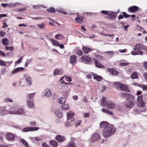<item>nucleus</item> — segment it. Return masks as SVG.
<instances>
[{"label": "nucleus", "instance_id": "6", "mask_svg": "<svg viewBox=\"0 0 147 147\" xmlns=\"http://www.w3.org/2000/svg\"><path fill=\"white\" fill-rule=\"evenodd\" d=\"M16 135L14 134L9 132L6 135V138L9 141H13L15 140Z\"/></svg>", "mask_w": 147, "mask_h": 147}, {"label": "nucleus", "instance_id": "11", "mask_svg": "<svg viewBox=\"0 0 147 147\" xmlns=\"http://www.w3.org/2000/svg\"><path fill=\"white\" fill-rule=\"evenodd\" d=\"M139 7L136 6H132L129 7L128 9V11L129 12L134 13L137 11L139 9Z\"/></svg>", "mask_w": 147, "mask_h": 147}, {"label": "nucleus", "instance_id": "25", "mask_svg": "<svg viewBox=\"0 0 147 147\" xmlns=\"http://www.w3.org/2000/svg\"><path fill=\"white\" fill-rule=\"evenodd\" d=\"M143 45L141 44H137L134 47V49L135 50H138L139 49H143Z\"/></svg>", "mask_w": 147, "mask_h": 147}, {"label": "nucleus", "instance_id": "46", "mask_svg": "<svg viewBox=\"0 0 147 147\" xmlns=\"http://www.w3.org/2000/svg\"><path fill=\"white\" fill-rule=\"evenodd\" d=\"M122 13L125 18H128L130 16V15L127 14L125 12H122Z\"/></svg>", "mask_w": 147, "mask_h": 147}, {"label": "nucleus", "instance_id": "41", "mask_svg": "<svg viewBox=\"0 0 147 147\" xmlns=\"http://www.w3.org/2000/svg\"><path fill=\"white\" fill-rule=\"evenodd\" d=\"M47 10L49 12H52V13H54L55 11V8L53 7H50L48 8L47 9Z\"/></svg>", "mask_w": 147, "mask_h": 147}, {"label": "nucleus", "instance_id": "18", "mask_svg": "<svg viewBox=\"0 0 147 147\" xmlns=\"http://www.w3.org/2000/svg\"><path fill=\"white\" fill-rule=\"evenodd\" d=\"M84 18L83 16H77V17L75 20L76 22L79 23H81L84 20Z\"/></svg>", "mask_w": 147, "mask_h": 147}, {"label": "nucleus", "instance_id": "42", "mask_svg": "<svg viewBox=\"0 0 147 147\" xmlns=\"http://www.w3.org/2000/svg\"><path fill=\"white\" fill-rule=\"evenodd\" d=\"M76 54L79 56H80L83 55V53L82 50L78 49L76 50Z\"/></svg>", "mask_w": 147, "mask_h": 147}, {"label": "nucleus", "instance_id": "19", "mask_svg": "<svg viewBox=\"0 0 147 147\" xmlns=\"http://www.w3.org/2000/svg\"><path fill=\"white\" fill-rule=\"evenodd\" d=\"M121 90L124 91L128 92L129 91V89L127 85L122 84L120 89Z\"/></svg>", "mask_w": 147, "mask_h": 147}, {"label": "nucleus", "instance_id": "30", "mask_svg": "<svg viewBox=\"0 0 147 147\" xmlns=\"http://www.w3.org/2000/svg\"><path fill=\"white\" fill-rule=\"evenodd\" d=\"M76 55H74L71 56L70 57V62L73 64L76 60Z\"/></svg>", "mask_w": 147, "mask_h": 147}, {"label": "nucleus", "instance_id": "2", "mask_svg": "<svg viewBox=\"0 0 147 147\" xmlns=\"http://www.w3.org/2000/svg\"><path fill=\"white\" fill-rule=\"evenodd\" d=\"M136 104L135 97L132 95L131 98L130 99L128 98L126 99V101L124 103L125 106L128 108L133 107Z\"/></svg>", "mask_w": 147, "mask_h": 147}, {"label": "nucleus", "instance_id": "1", "mask_svg": "<svg viewBox=\"0 0 147 147\" xmlns=\"http://www.w3.org/2000/svg\"><path fill=\"white\" fill-rule=\"evenodd\" d=\"M116 128L113 125H111L110 127L103 129L102 134L105 138H108L113 135L116 131Z\"/></svg>", "mask_w": 147, "mask_h": 147}, {"label": "nucleus", "instance_id": "21", "mask_svg": "<svg viewBox=\"0 0 147 147\" xmlns=\"http://www.w3.org/2000/svg\"><path fill=\"white\" fill-rule=\"evenodd\" d=\"M94 63L95 65V66L98 68H105V66L100 63V62H99L98 60H96L95 59H94Z\"/></svg>", "mask_w": 147, "mask_h": 147}, {"label": "nucleus", "instance_id": "27", "mask_svg": "<svg viewBox=\"0 0 147 147\" xmlns=\"http://www.w3.org/2000/svg\"><path fill=\"white\" fill-rule=\"evenodd\" d=\"M131 54L133 55H142L143 54V52L140 50L136 51H133L131 52Z\"/></svg>", "mask_w": 147, "mask_h": 147}, {"label": "nucleus", "instance_id": "36", "mask_svg": "<svg viewBox=\"0 0 147 147\" xmlns=\"http://www.w3.org/2000/svg\"><path fill=\"white\" fill-rule=\"evenodd\" d=\"M20 141V142L22 143L26 147H29L28 143L24 139H21Z\"/></svg>", "mask_w": 147, "mask_h": 147}, {"label": "nucleus", "instance_id": "53", "mask_svg": "<svg viewBox=\"0 0 147 147\" xmlns=\"http://www.w3.org/2000/svg\"><path fill=\"white\" fill-rule=\"evenodd\" d=\"M0 65L1 66H5L6 65V64L3 60H0Z\"/></svg>", "mask_w": 147, "mask_h": 147}, {"label": "nucleus", "instance_id": "24", "mask_svg": "<svg viewBox=\"0 0 147 147\" xmlns=\"http://www.w3.org/2000/svg\"><path fill=\"white\" fill-rule=\"evenodd\" d=\"M82 50L84 53H88L89 51H91L92 49L87 46H84L82 47Z\"/></svg>", "mask_w": 147, "mask_h": 147}, {"label": "nucleus", "instance_id": "32", "mask_svg": "<svg viewBox=\"0 0 147 147\" xmlns=\"http://www.w3.org/2000/svg\"><path fill=\"white\" fill-rule=\"evenodd\" d=\"M130 77L132 79H138V74L136 72H133L131 75Z\"/></svg>", "mask_w": 147, "mask_h": 147}, {"label": "nucleus", "instance_id": "14", "mask_svg": "<svg viewBox=\"0 0 147 147\" xmlns=\"http://www.w3.org/2000/svg\"><path fill=\"white\" fill-rule=\"evenodd\" d=\"M100 138V136L99 134L97 133H94L91 138V140L92 142H94Z\"/></svg>", "mask_w": 147, "mask_h": 147}, {"label": "nucleus", "instance_id": "43", "mask_svg": "<svg viewBox=\"0 0 147 147\" xmlns=\"http://www.w3.org/2000/svg\"><path fill=\"white\" fill-rule=\"evenodd\" d=\"M37 26L39 28L44 29L45 28V24L43 23H42L40 24H37Z\"/></svg>", "mask_w": 147, "mask_h": 147}, {"label": "nucleus", "instance_id": "52", "mask_svg": "<svg viewBox=\"0 0 147 147\" xmlns=\"http://www.w3.org/2000/svg\"><path fill=\"white\" fill-rule=\"evenodd\" d=\"M128 64L127 63L122 62L120 63V65L121 66H127Z\"/></svg>", "mask_w": 147, "mask_h": 147}, {"label": "nucleus", "instance_id": "26", "mask_svg": "<svg viewBox=\"0 0 147 147\" xmlns=\"http://www.w3.org/2000/svg\"><path fill=\"white\" fill-rule=\"evenodd\" d=\"M24 69V68L23 67H19L14 69L12 72V74L17 73L18 72L23 71Z\"/></svg>", "mask_w": 147, "mask_h": 147}, {"label": "nucleus", "instance_id": "38", "mask_svg": "<svg viewBox=\"0 0 147 147\" xmlns=\"http://www.w3.org/2000/svg\"><path fill=\"white\" fill-rule=\"evenodd\" d=\"M137 86L142 88L144 90H147V85L138 84Z\"/></svg>", "mask_w": 147, "mask_h": 147}, {"label": "nucleus", "instance_id": "7", "mask_svg": "<svg viewBox=\"0 0 147 147\" xmlns=\"http://www.w3.org/2000/svg\"><path fill=\"white\" fill-rule=\"evenodd\" d=\"M11 110L8 111L6 109L5 107H0V114L2 116H4L6 115L10 114V111Z\"/></svg>", "mask_w": 147, "mask_h": 147}, {"label": "nucleus", "instance_id": "35", "mask_svg": "<svg viewBox=\"0 0 147 147\" xmlns=\"http://www.w3.org/2000/svg\"><path fill=\"white\" fill-rule=\"evenodd\" d=\"M102 111L104 113H108L109 115H112L113 114V113L109 111V110L105 108H103L102 109Z\"/></svg>", "mask_w": 147, "mask_h": 147}, {"label": "nucleus", "instance_id": "23", "mask_svg": "<svg viewBox=\"0 0 147 147\" xmlns=\"http://www.w3.org/2000/svg\"><path fill=\"white\" fill-rule=\"evenodd\" d=\"M49 144L53 147H57L58 145V142L54 140H51Z\"/></svg>", "mask_w": 147, "mask_h": 147}, {"label": "nucleus", "instance_id": "50", "mask_svg": "<svg viewBox=\"0 0 147 147\" xmlns=\"http://www.w3.org/2000/svg\"><path fill=\"white\" fill-rule=\"evenodd\" d=\"M23 56H22L18 60L15 62V64H18L20 63L22 59Z\"/></svg>", "mask_w": 147, "mask_h": 147}, {"label": "nucleus", "instance_id": "3", "mask_svg": "<svg viewBox=\"0 0 147 147\" xmlns=\"http://www.w3.org/2000/svg\"><path fill=\"white\" fill-rule=\"evenodd\" d=\"M101 105L102 106H106L107 108L109 109H113L115 105V103L112 101H107L105 97H103L102 98Z\"/></svg>", "mask_w": 147, "mask_h": 147}, {"label": "nucleus", "instance_id": "62", "mask_svg": "<svg viewBox=\"0 0 147 147\" xmlns=\"http://www.w3.org/2000/svg\"><path fill=\"white\" fill-rule=\"evenodd\" d=\"M73 98L74 100H76L78 99V96L74 95L73 96Z\"/></svg>", "mask_w": 147, "mask_h": 147}, {"label": "nucleus", "instance_id": "5", "mask_svg": "<svg viewBox=\"0 0 147 147\" xmlns=\"http://www.w3.org/2000/svg\"><path fill=\"white\" fill-rule=\"evenodd\" d=\"M12 110L9 112L11 114L21 115H24V113L23 109L21 107H18L13 108Z\"/></svg>", "mask_w": 147, "mask_h": 147}, {"label": "nucleus", "instance_id": "12", "mask_svg": "<svg viewBox=\"0 0 147 147\" xmlns=\"http://www.w3.org/2000/svg\"><path fill=\"white\" fill-rule=\"evenodd\" d=\"M111 125L109 123L106 121L101 122L100 124V127L101 128L105 129L106 128L110 127Z\"/></svg>", "mask_w": 147, "mask_h": 147}, {"label": "nucleus", "instance_id": "48", "mask_svg": "<svg viewBox=\"0 0 147 147\" xmlns=\"http://www.w3.org/2000/svg\"><path fill=\"white\" fill-rule=\"evenodd\" d=\"M109 12H110V11L105 10H102L100 11L101 13L106 15H108Z\"/></svg>", "mask_w": 147, "mask_h": 147}, {"label": "nucleus", "instance_id": "57", "mask_svg": "<svg viewBox=\"0 0 147 147\" xmlns=\"http://www.w3.org/2000/svg\"><path fill=\"white\" fill-rule=\"evenodd\" d=\"M5 33L3 31H0V36L3 37L5 35Z\"/></svg>", "mask_w": 147, "mask_h": 147}, {"label": "nucleus", "instance_id": "34", "mask_svg": "<svg viewBox=\"0 0 147 147\" xmlns=\"http://www.w3.org/2000/svg\"><path fill=\"white\" fill-rule=\"evenodd\" d=\"M35 93H32L30 94L29 95L28 98L29 99V100L30 101H34V98L35 96Z\"/></svg>", "mask_w": 147, "mask_h": 147}, {"label": "nucleus", "instance_id": "59", "mask_svg": "<svg viewBox=\"0 0 147 147\" xmlns=\"http://www.w3.org/2000/svg\"><path fill=\"white\" fill-rule=\"evenodd\" d=\"M0 55L3 57H5L6 56L5 54L1 51H0Z\"/></svg>", "mask_w": 147, "mask_h": 147}, {"label": "nucleus", "instance_id": "51", "mask_svg": "<svg viewBox=\"0 0 147 147\" xmlns=\"http://www.w3.org/2000/svg\"><path fill=\"white\" fill-rule=\"evenodd\" d=\"M43 147H50V146L46 142H43L42 145Z\"/></svg>", "mask_w": 147, "mask_h": 147}, {"label": "nucleus", "instance_id": "29", "mask_svg": "<svg viewBox=\"0 0 147 147\" xmlns=\"http://www.w3.org/2000/svg\"><path fill=\"white\" fill-rule=\"evenodd\" d=\"M50 40L53 45H54L56 47H58L59 45V43L56 40H55L52 39H50Z\"/></svg>", "mask_w": 147, "mask_h": 147}, {"label": "nucleus", "instance_id": "61", "mask_svg": "<svg viewBox=\"0 0 147 147\" xmlns=\"http://www.w3.org/2000/svg\"><path fill=\"white\" fill-rule=\"evenodd\" d=\"M83 100V102H88V98L86 96L84 97Z\"/></svg>", "mask_w": 147, "mask_h": 147}, {"label": "nucleus", "instance_id": "9", "mask_svg": "<svg viewBox=\"0 0 147 147\" xmlns=\"http://www.w3.org/2000/svg\"><path fill=\"white\" fill-rule=\"evenodd\" d=\"M117 13H115L114 12L110 11L108 15L106 16V18L110 20H114L116 17V14Z\"/></svg>", "mask_w": 147, "mask_h": 147}, {"label": "nucleus", "instance_id": "60", "mask_svg": "<svg viewBox=\"0 0 147 147\" xmlns=\"http://www.w3.org/2000/svg\"><path fill=\"white\" fill-rule=\"evenodd\" d=\"M30 61H31V59H30V60H27L25 64V67H26L28 65V63H29Z\"/></svg>", "mask_w": 147, "mask_h": 147}, {"label": "nucleus", "instance_id": "58", "mask_svg": "<svg viewBox=\"0 0 147 147\" xmlns=\"http://www.w3.org/2000/svg\"><path fill=\"white\" fill-rule=\"evenodd\" d=\"M64 76H63V77H62L61 78V79H60V80H59V82L60 81H61L60 83L61 84H64V81L63 80V78H64Z\"/></svg>", "mask_w": 147, "mask_h": 147}, {"label": "nucleus", "instance_id": "47", "mask_svg": "<svg viewBox=\"0 0 147 147\" xmlns=\"http://www.w3.org/2000/svg\"><path fill=\"white\" fill-rule=\"evenodd\" d=\"M4 101L6 102H13L12 100L9 98H5L4 99Z\"/></svg>", "mask_w": 147, "mask_h": 147}, {"label": "nucleus", "instance_id": "64", "mask_svg": "<svg viewBox=\"0 0 147 147\" xmlns=\"http://www.w3.org/2000/svg\"><path fill=\"white\" fill-rule=\"evenodd\" d=\"M144 79L147 80V74L146 73H144Z\"/></svg>", "mask_w": 147, "mask_h": 147}, {"label": "nucleus", "instance_id": "31", "mask_svg": "<svg viewBox=\"0 0 147 147\" xmlns=\"http://www.w3.org/2000/svg\"><path fill=\"white\" fill-rule=\"evenodd\" d=\"M27 105L30 108L33 107L34 105L33 103V101H30L29 100H27Z\"/></svg>", "mask_w": 147, "mask_h": 147}, {"label": "nucleus", "instance_id": "4", "mask_svg": "<svg viewBox=\"0 0 147 147\" xmlns=\"http://www.w3.org/2000/svg\"><path fill=\"white\" fill-rule=\"evenodd\" d=\"M74 113L72 111H69L67 115V122L65 124V126L67 127L71 126V124L70 122L74 121Z\"/></svg>", "mask_w": 147, "mask_h": 147}, {"label": "nucleus", "instance_id": "56", "mask_svg": "<svg viewBox=\"0 0 147 147\" xmlns=\"http://www.w3.org/2000/svg\"><path fill=\"white\" fill-rule=\"evenodd\" d=\"M143 67L146 69H147V62L145 61L143 63Z\"/></svg>", "mask_w": 147, "mask_h": 147}, {"label": "nucleus", "instance_id": "54", "mask_svg": "<svg viewBox=\"0 0 147 147\" xmlns=\"http://www.w3.org/2000/svg\"><path fill=\"white\" fill-rule=\"evenodd\" d=\"M81 122L82 121L81 120H78L75 123L76 126L77 127L80 124Z\"/></svg>", "mask_w": 147, "mask_h": 147}, {"label": "nucleus", "instance_id": "39", "mask_svg": "<svg viewBox=\"0 0 147 147\" xmlns=\"http://www.w3.org/2000/svg\"><path fill=\"white\" fill-rule=\"evenodd\" d=\"M122 83L118 82H115L114 83V85L116 88H119L120 89L121 88Z\"/></svg>", "mask_w": 147, "mask_h": 147}, {"label": "nucleus", "instance_id": "10", "mask_svg": "<svg viewBox=\"0 0 147 147\" xmlns=\"http://www.w3.org/2000/svg\"><path fill=\"white\" fill-rule=\"evenodd\" d=\"M39 129V128L38 127H29L24 128L23 129L22 131L23 132H26L28 131H36L38 130Z\"/></svg>", "mask_w": 147, "mask_h": 147}, {"label": "nucleus", "instance_id": "13", "mask_svg": "<svg viewBox=\"0 0 147 147\" xmlns=\"http://www.w3.org/2000/svg\"><path fill=\"white\" fill-rule=\"evenodd\" d=\"M81 59L83 61L90 62L92 61V58L88 55H84L82 56Z\"/></svg>", "mask_w": 147, "mask_h": 147}, {"label": "nucleus", "instance_id": "63", "mask_svg": "<svg viewBox=\"0 0 147 147\" xmlns=\"http://www.w3.org/2000/svg\"><path fill=\"white\" fill-rule=\"evenodd\" d=\"M81 29L82 30L84 31V32H85L86 31V29L85 28L84 26H81Z\"/></svg>", "mask_w": 147, "mask_h": 147}, {"label": "nucleus", "instance_id": "28", "mask_svg": "<svg viewBox=\"0 0 147 147\" xmlns=\"http://www.w3.org/2000/svg\"><path fill=\"white\" fill-rule=\"evenodd\" d=\"M45 95L47 97H49L51 95V92L49 89H47L44 91Z\"/></svg>", "mask_w": 147, "mask_h": 147}, {"label": "nucleus", "instance_id": "45", "mask_svg": "<svg viewBox=\"0 0 147 147\" xmlns=\"http://www.w3.org/2000/svg\"><path fill=\"white\" fill-rule=\"evenodd\" d=\"M58 102L61 104H63L64 103V98H62L58 99Z\"/></svg>", "mask_w": 147, "mask_h": 147}, {"label": "nucleus", "instance_id": "55", "mask_svg": "<svg viewBox=\"0 0 147 147\" xmlns=\"http://www.w3.org/2000/svg\"><path fill=\"white\" fill-rule=\"evenodd\" d=\"M90 115V113H84L83 115V117L84 118H86L89 117Z\"/></svg>", "mask_w": 147, "mask_h": 147}, {"label": "nucleus", "instance_id": "37", "mask_svg": "<svg viewBox=\"0 0 147 147\" xmlns=\"http://www.w3.org/2000/svg\"><path fill=\"white\" fill-rule=\"evenodd\" d=\"M55 38L57 39L60 40L63 38V36L61 34H58L55 35Z\"/></svg>", "mask_w": 147, "mask_h": 147}, {"label": "nucleus", "instance_id": "15", "mask_svg": "<svg viewBox=\"0 0 147 147\" xmlns=\"http://www.w3.org/2000/svg\"><path fill=\"white\" fill-rule=\"evenodd\" d=\"M132 95L131 94H128L126 93H122L121 94V98H126V99H127L131 98V96Z\"/></svg>", "mask_w": 147, "mask_h": 147}, {"label": "nucleus", "instance_id": "17", "mask_svg": "<svg viewBox=\"0 0 147 147\" xmlns=\"http://www.w3.org/2000/svg\"><path fill=\"white\" fill-rule=\"evenodd\" d=\"M24 76L28 84L30 85L32 82V79L31 78L30 75L28 74H25Z\"/></svg>", "mask_w": 147, "mask_h": 147}, {"label": "nucleus", "instance_id": "33", "mask_svg": "<svg viewBox=\"0 0 147 147\" xmlns=\"http://www.w3.org/2000/svg\"><path fill=\"white\" fill-rule=\"evenodd\" d=\"M2 42L3 45H9V40L6 38H4L2 39Z\"/></svg>", "mask_w": 147, "mask_h": 147}, {"label": "nucleus", "instance_id": "44", "mask_svg": "<svg viewBox=\"0 0 147 147\" xmlns=\"http://www.w3.org/2000/svg\"><path fill=\"white\" fill-rule=\"evenodd\" d=\"M93 78L94 79L98 81H100L102 80V77L99 76H94Z\"/></svg>", "mask_w": 147, "mask_h": 147}, {"label": "nucleus", "instance_id": "8", "mask_svg": "<svg viewBox=\"0 0 147 147\" xmlns=\"http://www.w3.org/2000/svg\"><path fill=\"white\" fill-rule=\"evenodd\" d=\"M138 105L139 106L142 107L144 106L145 104L143 100V96H138L137 98Z\"/></svg>", "mask_w": 147, "mask_h": 147}, {"label": "nucleus", "instance_id": "16", "mask_svg": "<svg viewBox=\"0 0 147 147\" xmlns=\"http://www.w3.org/2000/svg\"><path fill=\"white\" fill-rule=\"evenodd\" d=\"M108 70L109 72H111L112 75H117L119 73V72L114 68H109Z\"/></svg>", "mask_w": 147, "mask_h": 147}, {"label": "nucleus", "instance_id": "40", "mask_svg": "<svg viewBox=\"0 0 147 147\" xmlns=\"http://www.w3.org/2000/svg\"><path fill=\"white\" fill-rule=\"evenodd\" d=\"M75 145L76 143L75 142L73 141L70 142L68 144V147H75Z\"/></svg>", "mask_w": 147, "mask_h": 147}, {"label": "nucleus", "instance_id": "49", "mask_svg": "<svg viewBox=\"0 0 147 147\" xmlns=\"http://www.w3.org/2000/svg\"><path fill=\"white\" fill-rule=\"evenodd\" d=\"M65 78L66 79V81L68 82H70L72 81V78L71 77L67 76Z\"/></svg>", "mask_w": 147, "mask_h": 147}, {"label": "nucleus", "instance_id": "20", "mask_svg": "<svg viewBox=\"0 0 147 147\" xmlns=\"http://www.w3.org/2000/svg\"><path fill=\"white\" fill-rule=\"evenodd\" d=\"M64 71L63 70H59L57 69H55L53 72L54 76H56L57 75H60L63 73Z\"/></svg>", "mask_w": 147, "mask_h": 147}, {"label": "nucleus", "instance_id": "22", "mask_svg": "<svg viewBox=\"0 0 147 147\" xmlns=\"http://www.w3.org/2000/svg\"><path fill=\"white\" fill-rule=\"evenodd\" d=\"M64 139V136L61 135H57L55 138V139L59 142H63Z\"/></svg>", "mask_w": 147, "mask_h": 147}]
</instances>
